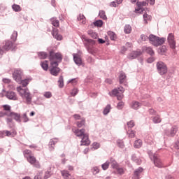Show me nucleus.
I'll return each instance as SVG.
<instances>
[{
  "label": "nucleus",
  "mask_w": 179,
  "mask_h": 179,
  "mask_svg": "<svg viewBox=\"0 0 179 179\" xmlns=\"http://www.w3.org/2000/svg\"><path fill=\"white\" fill-rule=\"evenodd\" d=\"M49 59L50 61V73L53 76H57L58 73H59V68H58V63L62 61V55L61 53H54V52H50Z\"/></svg>",
  "instance_id": "f257e3e1"
},
{
  "label": "nucleus",
  "mask_w": 179,
  "mask_h": 179,
  "mask_svg": "<svg viewBox=\"0 0 179 179\" xmlns=\"http://www.w3.org/2000/svg\"><path fill=\"white\" fill-rule=\"evenodd\" d=\"M24 156L27 159L28 163L40 169V162L34 157V155L30 150H25L24 152Z\"/></svg>",
  "instance_id": "f03ea898"
},
{
  "label": "nucleus",
  "mask_w": 179,
  "mask_h": 179,
  "mask_svg": "<svg viewBox=\"0 0 179 179\" xmlns=\"http://www.w3.org/2000/svg\"><path fill=\"white\" fill-rule=\"evenodd\" d=\"M17 91L22 99L25 100L27 104H30L31 103V94H30L29 89L23 88L22 86H19L17 87Z\"/></svg>",
  "instance_id": "7ed1b4c3"
},
{
  "label": "nucleus",
  "mask_w": 179,
  "mask_h": 179,
  "mask_svg": "<svg viewBox=\"0 0 179 179\" xmlns=\"http://www.w3.org/2000/svg\"><path fill=\"white\" fill-rule=\"evenodd\" d=\"M149 41L150 44H152V45H155V47H159V45H162V44H164L166 41V38H160L153 34H150L149 36Z\"/></svg>",
  "instance_id": "20e7f679"
},
{
  "label": "nucleus",
  "mask_w": 179,
  "mask_h": 179,
  "mask_svg": "<svg viewBox=\"0 0 179 179\" xmlns=\"http://www.w3.org/2000/svg\"><path fill=\"white\" fill-rule=\"evenodd\" d=\"M125 92V89L122 87H119L118 88L114 89L112 92H109L110 96H116L117 100H122L124 99V93Z\"/></svg>",
  "instance_id": "39448f33"
},
{
  "label": "nucleus",
  "mask_w": 179,
  "mask_h": 179,
  "mask_svg": "<svg viewBox=\"0 0 179 179\" xmlns=\"http://www.w3.org/2000/svg\"><path fill=\"white\" fill-rule=\"evenodd\" d=\"M157 66V71L159 74L161 75V76H163V75H166L168 72L167 65L166 63L160 61L158 62L156 64Z\"/></svg>",
  "instance_id": "423d86ee"
},
{
  "label": "nucleus",
  "mask_w": 179,
  "mask_h": 179,
  "mask_svg": "<svg viewBox=\"0 0 179 179\" xmlns=\"http://www.w3.org/2000/svg\"><path fill=\"white\" fill-rule=\"evenodd\" d=\"M22 75L23 71H22L20 69L15 70V71L13 73V77L17 83H20V82H22Z\"/></svg>",
  "instance_id": "0eeeda50"
},
{
  "label": "nucleus",
  "mask_w": 179,
  "mask_h": 179,
  "mask_svg": "<svg viewBox=\"0 0 179 179\" xmlns=\"http://www.w3.org/2000/svg\"><path fill=\"white\" fill-rule=\"evenodd\" d=\"M168 43L169 44L170 48L172 50H176V38H174V34L172 33L169 34L167 37Z\"/></svg>",
  "instance_id": "6e6552de"
},
{
  "label": "nucleus",
  "mask_w": 179,
  "mask_h": 179,
  "mask_svg": "<svg viewBox=\"0 0 179 179\" xmlns=\"http://www.w3.org/2000/svg\"><path fill=\"white\" fill-rule=\"evenodd\" d=\"M152 160L156 167H159V169H162V167H164L163 161H162V159H160V156L157 155V154H155L153 155Z\"/></svg>",
  "instance_id": "1a4fd4ad"
},
{
  "label": "nucleus",
  "mask_w": 179,
  "mask_h": 179,
  "mask_svg": "<svg viewBox=\"0 0 179 179\" xmlns=\"http://www.w3.org/2000/svg\"><path fill=\"white\" fill-rule=\"evenodd\" d=\"M177 131H178V128L177 127V126H173L170 129L165 130V134L166 135V136H171L173 138L176 136Z\"/></svg>",
  "instance_id": "9d476101"
},
{
  "label": "nucleus",
  "mask_w": 179,
  "mask_h": 179,
  "mask_svg": "<svg viewBox=\"0 0 179 179\" xmlns=\"http://www.w3.org/2000/svg\"><path fill=\"white\" fill-rule=\"evenodd\" d=\"M72 131L75 134V135L78 136V138H82L83 136H85V135L87 134L85 133V129H73Z\"/></svg>",
  "instance_id": "9b49d317"
},
{
  "label": "nucleus",
  "mask_w": 179,
  "mask_h": 179,
  "mask_svg": "<svg viewBox=\"0 0 179 179\" xmlns=\"http://www.w3.org/2000/svg\"><path fill=\"white\" fill-rule=\"evenodd\" d=\"M81 146H88L90 145V140H89V134H85L81 137Z\"/></svg>",
  "instance_id": "f8f14e48"
},
{
  "label": "nucleus",
  "mask_w": 179,
  "mask_h": 179,
  "mask_svg": "<svg viewBox=\"0 0 179 179\" xmlns=\"http://www.w3.org/2000/svg\"><path fill=\"white\" fill-rule=\"evenodd\" d=\"M73 58L75 64L78 65V66H80V65H82V58L80 57V55H79V54H73Z\"/></svg>",
  "instance_id": "ddd939ff"
},
{
  "label": "nucleus",
  "mask_w": 179,
  "mask_h": 179,
  "mask_svg": "<svg viewBox=\"0 0 179 179\" xmlns=\"http://www.w3.org/2000/svg\"><path fill=\"white\" fill-rule=\"evenodd\" d=\"M52 36H53L54 38H56L58 41H61L62 40V36L58 34V29L54 28L52 31Z\"/></svg>",
  "instance_id": "4468645a"
},
{
  "label": "nucleus",
  "mask_w": 179,
  "mask_h": 179,
  "mask_svg": "<svg viewBox=\"0 0 179 179\" xmlns=\"http://www.w3.org/2000/svg\"><path fill=\"white\" fill-rule=\"evenodd\" d=\"M8 117H11L17 121V122H22V120H20V114L14 112H10Z\"/></svg>",
  "instance_id": "2eb2a0df"
},
{
  "label": "nucleus",
  "mask_w": 179,
  "mask_h": 179,
  "mask_svg": "<svg viewBox=\"0 0 179 179\" xmlns=\"http://www.w3.org/2000/svg\"><path fill=\"white\" fill-rule=\"evenodd\" d=\"M142 55V52L141 51H134L128 55L129 59H135V58H138Z\"/></svg>",
  "instance_id": "dca6fc26"
},
{
  "label": "nucleus",
  "mask_w": 179,
  "mask_h": 179,
  "mask_svg": "<svg viewBox=\"0 0 179 179\" xmlns=\"http://www.w3.org/2000/svg\"><path fill=\"white\" fill-rule=\"evenodd\" d=\"M6 96L7 99H9V100H17V96L16 95V93L12 91L8 92Z\"/></svg>",
  "instance_id": "f3484780"
},
{
  "label": "nucleus",
  "mask_w": 179,
  "mask_h": 179,
  "mask_svg": "<svg viewBox=\"0 0 179 179\" xmlns=\"http://www.w3.org/2000/svg\"><path fill=\"white\" fill-rule=\"evenodd\" d=\"M138 8L135 10L136 13H138L139 10H142V6H146L148 3L146 1H138L136 3Z\"/></svg>",
  "instance_id": "a211bd4d"
},
{
  "label": "nucleus",
  "mask_w": 179,
  "mask_h": 179,
  "mask_svg": "<svg viewBox=\"0 0 179 179\" xmlns=\"http://www.w3.org/2000/svg\"><path fill=\"white\" fill-rule=\"evenodd\" d=\"M62 176L64 179H75L71 173L66 170H63L61 171Z\"/></svg>",
  "instance_id": "6ab92c4d"
},
{
  "label": "nucleus",
  "mask_w": 179,
  "mask_h": 179,
  "mask_svg": "<svg viewBox=\"0 0 179 179\" xmlns=\"http://www.w3.org/2000/svg\"><path fill=\"white\" fill-rule=\"evenodd\" d=\"M143 50L144 52H146L147 54H149V55H151V57H153L155 55V51L151 47H144L143 48Z\"/></svg>",
  "instance_id": "aec40b11"
},
{
  "label": "nucleus",
  "mask_w": 179,
  "mask_h": 179,
  "mask_svg": "<svg viewBox=\"0 0 179 179\" xmlns=\"http://www.w3.org/2000/svg\"><path fill=\"white\" fill-rule=\"evenodd\" d=\"M141 106H142V103L136 101H133L130 105V107L131 108H133V110H138Z\"/></svg>",
  "instance_id": "412c9836"
},
{
  "label": "nucleus",
  "mask_w": 179,
  "mask_h": 179,
  "mask_svg": "<svg viewBox=\"0 0 179 179\" xmlns=\"http://www.w3.org/2000/svg\"><path fill=\"white\" fill-rule=\"evenodd\" d=\"M58 143V138H52L49 142V148L50 150H54V145Z\"/></svg>",
  "instance_id": "4be33fe9"
},
{
  "label": "nucleus",
  "mask_w": 179,
  "mask_h": 179,
  "mask_svg": "<svg viewBox=\"0 0 179 179\" xmlns=\"http://www.w3.org/2000/svg\"><path fill=\"white\" fill-rule=\"evenodd\" d=\"M12 47H13V43L8 41L6 42L5 45L3 47V50H5V51H9V50H11Z\"/></svg>",
  "instance_id": "5701e85b"
},
{
  "label": "nucleus",
  "mask_w": 179,
  "mask_h": 179,
  "mask_svg": "<svg viewBox=\"0 0 179 179\" xmlns=\"http://www.w3.org/2000/svg\"><path fill=\"white\" fill-rule=\"evenodd\" d=\"M85 124H86V120L83 117H82L80 120H78L76 122V125L78 128H82L83 127H85Z\"/></svg>",
  "instance_id": "b1692460"
},
{
  "label": "nucleus",
  "mask_w": 179,
  "mask_h": 179,
  "mask_svg": "<svg viewBox=\"0 0 179 179\" xmlns=\"http://www.w3.org/2000/svg\"><path fill=\"white\" fill-rule=\"evenodd\" d=\"M109 164H111L112 169H118V163L114 158H110Z\"/></svg>",
  "instance_id": "393cba45"
},
{
  "label": "nucleus",
  "mask_w": 179,
  "mask_h": 179,
  "mask_svg": "<svg viewBox=\"0 0 179 179\" xmlns=\"http://www.w3.org/2000/svg\"><path fill=\"white\" fill-rule=\"evenodd\" d=\"M31 80V79L30 78H26L24 80H22L21 78V82L20 83H21L22 85V87L23 89L26 88V86H27L29 85V83H30V81Z\"/></svg>",
  "instance_id": "a878e982"
},
{
  "label": "nucleus",
  "mask_w": 179,
  "mask_h": 179,
  "mask_svg": "<svg viewBox=\"0 0 179 179\" xmlns=\"http://www.w3.org/2000/svg\"><path fill=\"white\" fill-rule=\"evenodd\" d=\"M143 171V169L138 168L134 171V179H139V176H141V173Z\"/></svg>",
  "instance_id": "bb28decb"
},
{
  "label": "nucleus",
  "mask_w": 179,
  "mask_h": 179,
  "mask_svg": "<svg viewBox=\"0 0 179 179\" xmlns=\"http://www.w3.org/2000/svg\"><path fill=\"white\" fill-rule=\"evenodd\" d=\"M120 79V83H124L125 80H127V76L125 75V73L121 72L119 76Z\"/></svg>",
  "instance_id": "cd10ccee"
},
{
  "label": "nucleus",
  "mask_w": 179,
  "mask_h": 179,
  "mask_svg": "<svg viewBox=\"0 0 179 179\" xmlns=\"http://www.w3.org/2000/svg\"><path fill=\"white\" fill-rule=\"evenodd\" d=\"M143 143L142 140L138 139L134 142V146L136 148V149H139L142 147Z\"/></svg>",
  "instance_id": "c85d7f7f"
},
{
  "label": "nucleus",
  "mask_w": 179,
  "mask_h": 179,
  "mask_svg": "<svg viewBox=\"0 0 179 179\" xmlns=\"http://www.w3.org/2000/svg\"><path fill=\"white\" fill-rule=\"evenodd\" d=\"M126 131L129 138H135V134H136L135 131H133L131 129H126Z\"/></svg>",
  "instance_id": "c756f323"
},
{
  "label": "nucleus",
  "mask_w": 179,
  "mask_h": 179,
  "mask_svg": "<svg viewBox=\"0 0 179 179\" xmlns=\"http://www.w3.org/2000/svg\"><path fill=\"white\" fill-rule=\"evenodd\" d=\"M41 66L43 69V71H48V61H43L41 62Z\"/></svg>",
  "instance_id": "7c9ffc66"
},
{
  "label": "nucleus",
  "mask_w": 179,
  "mask_h": 179,
  "mask_svg": "<svg viewBox=\"0 0 179 179\" xmlns=\"http://www.w3.org/2000/svg\"><path fill=\"white\" fill-rule=\"evenodd\" d=\"M52 24L55 27H59V21L57 18L53 17L51 19Z\"/></svg>",
  "instance_id": "2f4dec72"
},
{
  "label": "nucleus",
  "mask_w": 179,
  "mask_h": 179,
  "mask_svg": "<svg viewBox=\"0 0 179 179\" xmlns=\"http://www.w3.org/2000/svg\"><path fill=\"white\" fill-rule=\"evenodd\" d=\"M152 121L154 124H160L162 122V118L159 115L152 117Z\"/></svg>",
  "instance_id": "473e14b6"
},
{
  "label": "nucleus",
  "mask_w": 179,
  "mask_h": 179,
  "mask_svg": "<svg viewBox=\"0 0 179 179\" xmlns=\"http://www.w3.org/2000/svg\"><path fill=\"white\" fill-rule=\"evenodd\" d=\"M99 16L101 19H103V20H107V15H106V12L104 10H100Z\"/></svg>",
  "instance_id": "72a5a7b5"
},
{
  "label": "nucleus",
  "mask_w": 179,
  "mask_h": 179,
  "mask_svg": "<svg viewBox=\"0 0 179 179\" xmlns=\"http://www.w3.org/2000/svg\"><path fill=\"white\" fill-rule=\"evenodd\" d=\"M108 36H109L110 40H115L117 38V35L113 31H108Z\"/></svg>",
  "instance_id": "f704fd0d"
},
{
  "label": "nucleus",
  "mask_w": 179,
  "mask_h": 179,
  "mask_svg": "<svg viewBox=\"0 0 179 179\" xmlns=\"http://www.w3.org/2000/svg\"><path fill=\"white\" fill-rule=\"evenodd\" d=\"M38 57L40 58V59H45V58L48 57V55L45 52H41L38 53Z\"/></svg>",
  "instance_id": "c9c22d12"
},
{
  "label": "nucleus",
  "mask_w": 179,
  "mask_h": 179,
  "mask_svg": "<svg viewBox=\"0 0 179 179\" xmlns=\"http://www.w3.org/2000/svg\"><path fill=\"white\" fill-rule=\"evenodd\" d=\"M132 31V27H131V25L127 24L124 27V33L126 34H129Z\"/></svg>",
  "instance_id": "e433bc0d"
},
{
  "label": "nucleus",
  "mask_w": 179,
  "mask_h": 179,
  "mask_svg": "<svg viewBox=\"0 0 179 179\" xmlns=\"http://www.w3.org/2000/svg\"><path fill=\"white\" fill-rule=\"evenodd\" d=\"M131 160H133V162H135V163H136L137 164H141L142 163V161L139 159V158L136 157V155H133L131 156Z\"/></svg>",
  "instance_id": "4c0bfd02"
},
{
  "label": "nucleus",
  "mask_w": 179,
  "mask_h": 179,
  "mask_svg": "<svg viewBox=\"0 0 179 179\" xmlns=\"http://www.w3.org/2000/svg\"><path fill=\"white\" fill-rule=\"evenodd\" d=\"M110 110H111V105H107L103 111V115H107L110 113Z\"/></svg>",
  "instance_id": "58836bf2"
},
{
  "label": "nucleus",
  "mask_w": 179,
  "mask_h": 179,
  "mask_svg": "<svg viewBox=\"0 0 179 179\" xmlns=\"http://www.w3.org/2000/svg\"><path fill=\"white\" fill-rule=\"evenodd\" d=\"M12 8L15 10V12H20L22 10L20 6H19L17 4H13L12 6Z\"/></svg>",
  "instance_id": "ea45409f"
},
{
  "label": "nucleus",
  "mask_w": 179,
  "mask_h": 179,
  "mask_svg": "<svg viewBox=\"0 0 179 179\" xmlns=\"http://www.w3.org/2000/svg\"><path fill=\"white\" fill-rule=\"evenodd\" d=\"M58 83H59V87H60V89H62V87H64V77L62 76L59 77Z\"/></svg>",
  "instance_id": "a19ab883"
},
{
  "label": "nucleus",
  "mask_w": 179,
  "mask_h": 179,
  "mask_svg": "<svg viewBox=\"0 0 179 179\" xmlns=\"http://www.w3.org/2000/svg\"><path fill=\"white\" fill-rule=\"evenodd\" d=\"M94 26L96 27H101L103 26V20H98L94 22Z\"/></svg>",
  "instance_id": "79ce46f5"
},
{
  "label": "nucleus",
  "mask_w": 179,
  "mask_h": 179,
  "mask_svg": "<svg viewBox=\"0 0 179 179\" xmlns=\"http://www.w3.org/2000/svg\"><path fill=\"white\" fill-rule=\"evenodd\" d=\"M134 127H135V122H134V120L127 122L128 129H131V128H134Z\"/></svg>",
  "instance_id": "37998d69"
},
{
  "label": "nucleus",
  "mask_w": 179,
  "mask_h": 179,
  "mask_svg": "<svg viewBox=\"0 0 179 179\" xmlns=\"http://www.w3.org/2000/svg\"><path fill=\"white\" fill-rule=\"evenodd\" d=\"M117 145L118 148H120L121 149H124V141L122 140H117Z\"/></svg>",
  "instance_id": "c03bdc74"
},
{
  "label": "nucleus",
  "mask_w": 179,
  "mask_h": 179,
  "mask_svg": "<svg viewBox=\"0 0 179 179\" xmlns=\"http://www.w3.org/2000/svg\"><path fill=\"white\" fill-rule=\"evenodd\" d=\"M43 96L45 99H51L52 97V93H51V92H44Z\"/></svg>",
  "instance_id": "a18cd8bd"
},
{
  "label": "nucleus",
  "mask_w": 179,
  "mask_h": 179,
  "mask_svg": "<svg viewBox=\"0 0 179 179\" xmlns=\"http://www.w3.org/2000/svg\"><path fill=\"white\" fill-rule=\"evenodd\" d=\"M151 16L148 15L147 13L143 15V19L145 24H148V20H150Z\"/></svg>",
  "instance_id": "49530a36"
},
{
  "label": "nucleus",
  "mask_w": 179,
  "mask_h": 179,
  "mask_svg": "<svg viewBox=\"0 0 179 179\" xmlns=\"http://www.w3.org/2000/svg\"><path fill=\"white\" fill-rule=\"evenodd\" d=\"M110 166V162L107 161L106 162H105L104 164H103L101 165V167L103 169V170H107V169H108Z\"/></svg>",
  "instance_id": "de8ad7c7"
},
{
  "label": "nucleus",
  "mask_w": 179,
  "mask_h": 179,
  "mask_svg": "<svg viewBox=\"0 0 179 179\" xmlns=\"http://www.w3.org/2000/svg\"><path fill=\"white\" fill-rule=\"evenodd\" d=\"M3 108L4 111H6V113H12V111H10V106L3 105Z\"/></svg>",
  "instance_id": "09e8293b"
},
{
  "label": "nucleus",
  "mask_w": 179,
  "mask_h": 179,
  "mask_svg": "<svg viewBox=\"0 0 179 179\" xmlns=\"http://www.w3.org/2000/svg\"><path fill=\"white\" fill-rule=\"evenodd\" d=\"M21 119L22 120L23 122H28L29 121V117H27V114L24 113Z\"/></svg>",
  "instance_id": "8fccbe9b"
},
{
  "label": "nucleus",
  "mask_w": 179,
  "mask_h": 179,
  "mask_svg": "<svg viewBox=\"0 0 179 179\" xmlns=\"http://www.w3.org/2000/svg\"><path fill=\"white\" fill-rule=\"evenodd\" d=\"M16 38H17V31H14L11 36V40H13V41H16Z\"/></svg>",
  "instance_id": "3c124183"
},
{
  "label": "nucleus",
  "mask_w": 179,
  "mask_h": 179,
  "mask_svg": "<svg viewBox=\"0 0 179 179\" xmlns=\"http://www.w3.org/2000/svg\"><path fill=\"white\" fill-rule=\"evenodd\" d=\"M6 136H15V135H16V131H13V132L6 131Z\"/></svg>",
  "instance_id": "603ef678"
},
{
  "label": "nucleus",
  "mask_w": 179,
  "mask_h": 179,
  "mask_svg": "<svg viewBox=\"0 0 179 179\" xmlns=\"http://www.w3.org/2000/svg\"><path fill=\"white\" fill-rule=\"evenodd\" d=\"M92 171L94 175H96V174L99 173L100 170L99 169V167L94 166V167L92 168Z\"/></svg>",
  "instance_id": "864d4df0"
},
{
  "label": "nucleus",
  "mask_w": 179,
  "mask_h": 179,
  "mask_svg": "<svg viewBox=\"0 0 179 179\" xmlns=\"http://www.w3.org/2000/svg\"><path fill=\"white\" fill-rule=\"evenodd\" d=\"M146 142L149 145H155V141L152 139V137H148Z\"/></svg>",
  "instance_id": "5fc2aeb1"
},
{
  "label": "nucleus",
  "mask_w": 179,
  "mask_h": 179,
  "mask_svg": "<svg viewBox=\"0 0 179 179\" xmlns=\"http://www.w3.org/2000/svg\"><path fill=\"white\" fill-rule=\"evenodd\" d=\"M88 34H90L92 38H97L98 37L97 34L95 32H92V31H90Z\"/></svg>",
  "instance_id": "6e6d98bb"
},
{
  "label": "nucleus",
  "mask_w": 179,
  "mask_h": 179,
  "mask_svg": "<svg viewBox=\"0 0 179 179\" xmlns=\"http://www.w3.org/2000/svg\"><path fill=\"white\" fill-rule=\"evenodd\" d=\"M85 17L83 15H80L79 17H78V20H83L82 23L83 24H85L86 23V21H85Z\"/></svg>",
  "instance_id": "4d7b16f0"
},
{
  "label": "nucleus",
  "mask_w": 179,
  "mask_h": 179,
  "mask_svg": "<svg viewBox=\"0 0 179 179\" xmlns=\"http://www.w3.org/2000/svg\"><path fill=\"white\" fill-rule=\"evenodd\" d=\"M141 39L142 40V41H148V40H149V37H148V36L145 34H141Z\"/></svg>",
  "instance_id": "13d9d810"
},
{
  "label": "nucleus",
  "mask_w": 179,
  "mask_h": 179,
  "mask_svg": "<svg viewBox=\"0 0 179 179\" xmlns=\"http://www.w3.org/2000/svg\"><path fill=\"white\" fill-rule=\"evenodd\" d=\"M78 92L79 91L78 90L77 88H74L72 90L71 94V96H76L78 94Z\"/></svg>",
  "instance_id": "bf43d9fd"
},
{
  "label": "nucleus",
  "mask_w": 179,
  "mask_h": 179,
  "mask_svg": "<svg viewBox=\"0 0 179 179\" xmlns=\"http://www.w3.org/2000/svg\"><path fill=\"white\" fill-rule=\"evenodd\" d=\"M92 148H93V149H95V150L99 149V148H100V143H96V142L93 143Z\"/></svg>",
  "instance_id": "052dcab7"
},
{
  "label": "nucleus",
  "mask_w": 179,
  "mask_h": 179,
  "mask_svg": "<svg viewBox=\"0 0 179 179\" xmlns=\"http://www.w3.org/2000/svg\"><path fill=\"white\" fill-rule=\"evenodd\" d=\"M122 107H124V103L122 101L119 102L117 106L118 110H122Z\"/></svg>",
  "instance_id": "680f3d73"
},
{
  "label": "nucleus",
  "mask_w": 179,
  "mask_h": 179,
  "mask_svg": "<svg viewBox=\"0 0 179 179\" xmlns=\"http://www.w3.org/2000/svg\"><path fill=\"white\" fill-rule=\"evenodd\" d=\"M9 113L10 112H0V117H5V115L9 117Z\"/></svg>",
  "instance_id": "e2e57ef3"
},
{
  "label": "nucleus",
  "mask_w": 179,
  "mask_h": 179,
  "mask_svg": "<svg viewBox=\"0 0 179 179\" xmlns=\"http://www.w3.org/2000/svg\"><path fill=\"white\" fill-rule=\"evenodd\" d=\"M118 174H124V169L122 168H118L117 166V169H116Z\"/></svg>",
  "instance_id": "0e129e2a"
},
{
  "label": "nucleus",
  "mask_w": 179,
  "mask_h": 179,
  "mask_svg": "<svg viewBox=\"0 0 179 179\" xmlns=\"http://www.w3.org/2000/svg\"><path fill=\"white\" fill-rule=\"evenodd\" d=\"M119 4L117 3V1H112L110 4V6H113V8H117Z\"/></svg>",
  "instance_id": "69168bd1"
},
{
  "label": "nucleus",
  "mask_w": 179,
  "mask_h": 179,
  "mask_svg": "<svg viewBox=\"0 0 179 179\" xmlns=\"http://www.w3.org/2000/svg\"><path fill=\"white\" fill-rule=\"evenodd\" d=\"M147 62L148 64H152V62H155V57H150L147 59Z\"/></svg>",
  "instance_id": "338daca9"
},
{
  "label": "nucleus",
  "mask_w": 179,
  "mask_h": 179,
  "mask_svg": "<svg viewBox=\"0 0 179 179\" xmlns=\"http://www.w3.org/2000/svg\"><path fill=\"white\" fill-rule=\"evenodd\" d=\"M148 155L150 156V158L151 159V160H153V155L155 154H153V152L152 151H148Z\"/></svg>",
  "instance_id": "774afa93"
}]
</instances>
